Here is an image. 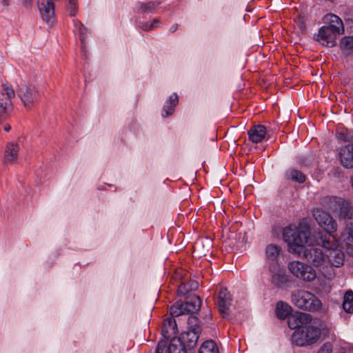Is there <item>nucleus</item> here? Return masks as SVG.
<instances>
[{
	"instance_id": "obj_14",
	"label": "nucleus",
	"mask_w": 353,
	"mask_h": 353,
	"mask_svg": "<svg viewBox=\"0 0 353 353\" xmlns=\"http://www.w3.org/2000/svg\"><path fill=\"white\" fill-rule=\"evenodd\" d=\"M232 296L230 292L226 288H222L218 297V308L221 314L223 315L228 314V310L232 304Z\"/></svg>"
},
{
	"instance_id": "obj_12",
	"label": "nucleus",
	"mask_w": 353,
	"mask_h": 353,
	"mask_svg": "<svg viewBox=\"0 0 353 353\" xmlns=\"http://www.w3.org/2000/svg\"><path fill=\"white\" fill-rule=\"evenodd\" d=\"M311 321V316L309 314L296 312L288 316V323L290 329H296L303 327L304 324H307Z\"/></svg>"
},
{
	"instance_id": "obj_32",
	"label": "nucleus",
	"mask_w": 353,
	"mask_h": 353,
	"mask_svg": "<svg viewBox=\"0 0 353 353\" xmlns=\"http://www.w3.org/2000/svg\"><path fill=\"white\" fill-rule=\"evenodd\" d=\"M159 4L160 2L158 1L141 3L139 10L141 13H150L152 12Z\"/></svg>"
},
{
	"instance_id": "obj_3",
	"label": "nucleus",
	"mask_w": 353,
	"mask_h": 353,
	"mask_svg": "<svg viewBox=\"0 0 353 353\" xmlns=\"http://www.w3.org/2000/svg\"><path fill=\"white\" fill-rule=\"evenodd\" d=\"M314 242L328 250L329 253L326 254L327 262L328 261L334 267H341L345 259L343 252L336 249V241L332 235L323 234L321 232L314 233L313 234Z\"/></svg>"
},
{
	"instance_id": "obj_7",
	"label": "nucleus",
	"mask_w": 353,
	"mask_h": 353,
	"mask_svg": "<svg viewBox=\"0 0 353 353\" xmlns=\"http://www.w3.org/2000/svg\"><path fill=\"white\" fill-rule=\"evenodd\" d=\"M313 216L318 224L327 232L325 234L332 235L337 230L336 221L327 212L316 209L313 212Z\"/></svg>"
},
{
	"instance_id": "obj_22",
	"label": "nucleus",
	"mask_w": 353,
	"mask_h": 353,
	"mask_svg": "<svg viewBox=\"0 0 353 353\" xmlns=\"http://www.w3.org/2000/svg\"><path fill=\"white\" fill-rule=\"evenodd\" d=\"M183 304L188 313H194L200 310L201 306V300L199 296L194 294L188 297Z\"/></svg>"
},
{
	"instance_id": "obj_11",
	"label": "nucleus",
	"mask_w": 353,
	"mask_h": 353,
	"mask_svg": "<svg viewBox=\"0 0 353 353\" xmlns=\"http://www.w3.org/2000/svg\"><path fill=\"white\" fill-rule=\"evenodd\" d=\"M37 6L43 21L52 23L54 18V6L51 0H38Z\"/></svg>"
},
{
	"instance_id": "obj_33",
	"label": "nucleus",
	"mask_w": 353,
	"mask_h": 353,
	"mask_svg": "<svg viewBox=\"0 0 353 353\" xmlns=\"http://www.w3.org/2000/svg\"><path fill=\"white\" fill-rule=\"evenodd\" d=\"M74 26L75 32H78L79 34L80 39L82 43H83L84 39L85 38V34L87 32V29L84 27V26L81 23V21L78 20H74Z\"/></svg>"
},
{
	"instance_id": "obj_25",
	"label": "nucleus",
	"mask_w": 353,
	"mask_h": 353,
	"mask_svg": "<svg viewBox=\"0 0 353 353\" xmlns=\"http://www.w3.org/2000/svg\"><path fill=\"white\" fill-rule=\"evenodd\" d=\"M285 176L287 179L299 183L305 182L306 179L305 174L302 172L294 168L288 169L285 172Z\"/></svg>"
},
{
	"instance_id": "obj_26",
	"label": "nucleus",
	"mask_w": 353,
	"mask_h": 353,
	"mask_svg": "<svg viewBox=\"0 0 353 353\" xmlns=\"http://www.w3.org/2000/svg\"><path fill=\"white\" fill-rule=\"evenodd\" d=\"M291 310V307L286 303L279 301L276 304V313L278 318L284 319L288 317Z\"/></svg>"
},
{
	"instance_id": "obj_18",
	"label": "nucleus",
	"mask_w": 353,
	"mask_h": 353,
	"mask_svg": "<svg viewBox=\"0 0 353 353\" xmlns=\"http://www.w3.org/2000/svg\"><path fill=\"white\" fill-rule=\"evenodd\" d=\"M19 146L14 143H8L5 148L3 162L14 163L17 161Z\"/></svg>"
},
{
	"instance_id": "obj_8",
	"label": "nucleus",
	"mask_w": 353,
	"mask_h": 353,
	"mask_svg": "<svg viewBox=\"0 0 353 353\" xmlns=\"http://www.w3.org/2000/svg\"><path fill=\"white\" fill-rule=\"evenodd\" d=\"M307 338V345L315 343L322 335H326L329 332L328 328L322 323H312L303 326Z\"/></svg>"
},
{
	"instance_id": "obj_44",
	"label": "nucleus",
	"mask_w": 353,
	"mask_h": 353,
	"mask_svg": "<svg viewBox=\"0 0 353 353\" xmlns=\"http://www.w3.org/2000/svg\"><path fill=\"white\" fill-rule=\"evenodd\" d=\"M26 3H28L31 1V0H23Z\"/></svg>"
},
{
	"instance_id": "obj_38",
	"label": "nucleus",
	"mask_w": 353,
	"mask_h": 353,
	"mask_svg": "<svg viewBox=\"0 0 353 353\" xmlns=\"http://www.w3.org/2000/svg\"><path fill=\"white\" fill-rule=\"evenodd\" d=\"M159 24V21L157 19H154L151 23H150V28L154 29L157 27Z\"/></svg>"
},
{
	"instance_id": "obj_34",
	"label": "nucleus",
	"mask_w": 353,
	"mask_h": 353,
	"mask_svg": "<svg viewBox=\"0 0 353 353\" xmlns=\"http://www.w3.org/2000/svg\"><path fill=\"white\" fill-rule=\"evenodd\" d=\"M199 288V283L197 281H191L188 284V287L187 288L186 285L183 284L179 288V292L180 294H185V291L188 290H196Z\"/></svg>"
},
{
	"instance_id": "obj_35",
	"label": "nucleus",
	"mask_w": 353,
	"mask_h": 353,
	"mask_svg": "<svg viewBox=\"0 0 353 353\" xmlns=\"http://www.w3.org/2000/svg\"><path fill=\"white\" fill-rule=\"evenodd\" d=\"M67 9L70 17H74L77 10V0H69Z\"/></svg>"
},
{
	"instance_id": "obj_20",
	"label": "nucleus",
	"mask_w": 353,
	"mask_h": 353,
	"mask_svg": "<svg viewBox=\"0 0 353 353\" xmlns=\"http://www.w3.org/2000/svg\"><path fill=\"white\" fill-rule=\"evenodd\" d=\"M266 134V128L264 125H257L252 127L248 131L250 140L255 143L261 142Z\"/></svg>"
},
{
	"instance_id": "obj_30",
	"label": "nucleus",
	"mask_w": 353,
	"mask_h": 353,
	"mask_svg": "<svg viewBox=\"0 0 353 353\" xmlns=\"http://www.w3.org/2000/svg\"><path fill=\"white\" fill-rule=\"evenodd\" d=\"M170 314L172 316H178L185 313H188L183 302L177 301L175 304L171 306L170 309Z\"/></svg>"
},
{
	"instance_id": "obj_39",
	"label": "nucleus",
	"mask_w": 353,
	"mask_h": 353,
	"mask_svg": "<svg viewBox=\"0 0 353 353\" xmlns=\"http://www.w3.org/2000/svg\"><path fill=\"white\" fill-rule=\"evenodd\" d=\"M141 28L145 31H148V30H152V28H150V24L146 23H144L141 26Z\"/></svg>"
},
{
	"instance_id": "obj_16",
	"label": "nucleus",
	"mask_w": 353,
	"mask_h": 353,
	"mask_svg": "<svg viewBox=\"0 0 353 353\" xmlns=\"http://www.w3.org/2000/svg\"><path fill=\"white\" fill-rule=\"evenodd\" d=\"M281 250V247L275 244H270L266 247L265 261L268 264V268L274 264H279L278 263V257Z\"/></svg>"
},
{
	"instance_id": "obj_2",
	"label": "nucleus",
	"mask_w": 353,
	"mask_h": 353,
	"mask_svg": "<svg viewBox=\"0 0 353 353\" xmlns=\"http://www.w3.org/2000/svg\"><path fill=\"white\" fill-rule=\"evenodd\" d=\"M339 206V216L345 220V229L341 241L347 252L353 255V204L342 198H334Z\"/></svg>"
},
{
	"instance_id": "obj_43",
	"label": "nucleus",
	"mask_w": 353,
	"mask_h": 353,
	"mask_svg": "<svg viewBox=\"0 0 353 353\" xmlns=\"http://www.w3.org/2000/svg\"><path fill=\"white\" fill-rule=\"evenodd\" d=\"M10 129H11V126L10 125H8V124L5 125V126H4L5 131L8 132Z\"/></svg>"
},
{
	"instance_id": "obj_31",
	"label": "nucleus",
	"mask_w": 353,
	"mask_h": 353,
	"mask_svg": "<svg viewBox=\"0 0 353 353\" xmlns=\"http://www.w3.org/2000/svg\"><path fill=\"white\" fill-rule=\"evenodd\" d=\"M188 323L190 329L192 334H193V338L195 339V341L198 339L197 334L199 332V325H198V319L195 316L191 315L189 316Z\"/></svg>"
},
{
	"instance_id": "obj_4",
	"label": "nucleus",
	"mask_w": 353,
	"mask_h": 353,
	"mask_svg": "<svg viewBox=\"0 0 353 353\" xmlns=\"http://www.w3.org/2000/svg\"><path fill=\"white\" fill-rule=\"evenodd\" d=\"M291 301L297 307L309 311L321 309V300L314 294L304 290H296L292 292Z\"/></svg>"
},
{
	"instance_id": "obj_19",
	"label": "nucleus",
	"mask_w": 353,
	"mask_h": 353,
	"mask_svg": "<svg viewBox=\"0 0 353 353\" xmlns=\"http://www.w3.org/2000/svg\"><path fill=\"white\" fill-rule=\"evenodd\" d=\"M177 332L176 323L172 318H168L165 319L161 333L163 337L166 339L174 338Z\"/></svg>"
},
{
	"instance_id": "obj_15",
	"label": "nucleus",
	"mask_w": 353,
	"mask_h": 353,
	"mask_svg": "<svg viewBox=\"0 0 353 353\" xmlns=\"http://www.w3.org/2000/svg\"><path fill=\"white\" fill-rule=\"evenodd\" d=\"M269 270L272 274V282L275 285L281 287L286 283L287 279L285 276V270L280 264L270 265Z\"/></svg>"
},
{
	"instance_id": "obj_23",
	"label": "nucleus",
	"mask_w": 353,
	"mask_h": 353,
	"mask_svg": "<svg viewBox=\"0 0 353 353\" xmlns=\"http://www.w3.org/2000/svg\"><path fill=\"white\" fill-rule=\"evenodd\" d=\"M178 102V96L176 94L174 93L170 97L169 99L165 101L163 108L162 116L167 117L172 115Z\"/></svg>"
},
{
	"instance_id": "obj_1",
	"label": "nucleus",
	"mask_w": 353,
	"mask_h": 353,
	"mask_svg": "<svg viewBox=\"0 0 353 353\" xmlns=\"http://www.w3.org/2000/svg\"><path fill=\"white\" fill-rule=\"evenodd\" d=\"M310 226L305 222H301L297 226L290 225L283 228V238L288 246V250L292 254L300 256L303 254L305 259L313 266L323 268L327 263L326 254L316 247L304 249L305 245L311 243Z\"/></svg>"
},
{
	"instance_id": "obj_37",
	"label": "nucleus",
	"mask_w": 353,
	"mask_h": 353,
	"mask_svg": "<svg viewBox=\"0 0 353 353\" xmlns=\"http://www.w3.org/2000/svg\"><path fill=\"white\" fill-rule=\"evenodd\" d=\"M318 353H332V347L330 344L325 343L319 350Z\"/></svg>"
},
{
	"instance_id": "obj_29",
	"label": "nucleus",
	"mask_w": 353,
	"mask_h": 353,
	"mask_svg": "<svg viewBox=\"0 0 353 353\" xmlns=\"http://www.w3.org/2000/svg\"><path fill=\"white\" fill-rule=\"evenodd\" d=\"M199 353H219V349L213 341H206L201 345Z\"/></svg>"
},
{
	"instance_id": "obj_42",
	"label": "nucleus",
	"mask_w": 353,
	"mask_h": 353,
	"mask_svg": "<svg viewBox=\"0 0 353 353\" xmlns=\"http://www.w3.org/2000/svg\"><path fill=\"white\" fill-rule=\"evenodd\" d=\"M176 29H177V25H176V24H174V25H173V26L170 28V32H175V31L176 30Z\"/></svg>"
},
{
	"instance_id": "obj_6",
	"label": "nucleus",
	"mask_w": 353,
	"mask_h": 353,
	"mask_svg": "<svg viewBox=\"0 0 353 353\" xmlns=\"http://www.w3.org/2000/svg\"><path fill=\"white\" fill-rule=\"evenodd\" d=\"M17 94L24 107L30 109L33 107L39 98V92L34 85L22 83L17 91Z\"/></svg>"
},
{
	"instance_id": "obj_10",
	"label": "nucleus",
	"mask_w": 353,
	"mask_h": 353,
	"mask_svg": "<svg viewBox=\"0 0 353 353\" xmlns=\"http://www.w3.org/2000/svg\"><path fill=\"white\" fill-rule=\"evenodd\" d=\"M339 34L331 29L327 28V26H322L319 28L316 35V41L323 46L332 48L336 44V38Z\"/></svg>"
},
{
	"instance_id": "obj_36",
	"label": "nucleus",
	"mask_w": 353,
	"mask_h": 353,
	"mask_svg": "<svg viewBox=\"0 0 353 353\" xmlns=\"http://www.w3.org/2000/svg\"><path fill=\"white\" fill-rule=\"evenodd\" d=\"M337 137L339 139L343 141H349L352 139V136L346 130H342L337 133Z\"/></svg>"
},
{
	"instance_id": "obj_28",
	"label": "nucleus",
	"mask_w": 353,
	"mask_h": 353,
	"mask_svg": "<svg viewBox=\"0 0 353 353\" xmlns=\"http://www.w3.org/2000/svg\"><path fill=\"white\" fill-rule=\"evenodd\" d=\"M340 47L344 53H352L353 52V36L343 37L341 40Z\"/></svg>"
},
{
	"instance_id": "obj_27",
	"label": "nucleus",
	"mask_w": 353,
	"mask_h": 353,
	"mask_svg": "<svg viewBox=\"0 0 353 353\" xmlns=\"http://www.w3.org/2000/svg\"><path fill=\"white\" fill-rule=\"evenodd\" d=\"M343 310L350 314L353 313V292L347 291L343 297Z\"/></svg>"
},
{
	"instance_id": "obj_9",
	"label": "nucleus",
	"mask_w": 353,
	"mask_h": 353,
	"mask_svg": "<svg viewBox=\"0 0 353 353\" xmlns=\"http://www.w3.org/2000/svg\"><path fill=\"white\" fill-rule=\"evenodd\" d=\"M15 97V92L11 85L2 84L0 91V117H3L12 108V99Z\"/></svg>"
},
{
	"instance_id": "obj_21",
	"label": "nucleus",
	"mask_w": 353,
	"mask_h": 353,
	"mask_svg": "<svg viewBox=\"0 0 353 353\" xmlns=\"http://www.w3.org/2000/svg\"><path fill=\"white\" fill-rule=\"evenodd\" d=\"M161 344V347L163 348V353H185L184 345L181 341L180 339L174 337L171 339L168 347L165 348V344L162 342L159 343Z\"/></svg>"
},
{
	"instance_id": "obj_13",
	"label": "nucleus",
	"mask_w": 353,
	"mask_h": 353,
	"mask_svg": "<svg viewBox=\"0 0 353 353\" xmlns=\"http://www.w3.org/2000/svg\"><path fill=\"white\" fill-rule=\"evenodd\" d=\"M323 26H327V28L339 33L343 34L344 32V27L342 20L334 14H327L323 17Z\"/></svg>"
},
{
	"instance_id": "obj_24",
	"label": "nucleus",
	"mask_w": 353,
	"mask_h": 353,
	"mask_svg": "<svg viewBox=\"0 0 353 353\" xmlns=\"http://www.w3.org/2000/svg\"><path fill=\"white\" fill-rule=\"evenodd\" d=\"M292 341L297 346H307V338L304 327L296 329L292 335Z\"/></svg>"
},
{
	"instance_id": "obj_5",
	"label": "nucleus",
	"mask_w": 353,
	"mask_h": 353,
	"mask_svg": "<svg viewBox=\"0 0 353 353\" xmlns=\"http://www.w3.org/2000/svg\"><path fill=\"white\" fill-rule=\"evenodd\" d=\"M288 269L295 277L306 282H312L316 277V271L312 266L299 261L289 263Z\"/></svg>"
},
{
	"instance_id": "obj_40",
	"label": "nucleus",
	"mask_w": 353,
	"mask_h": 353,
	"mask_svg": "<svg viewBox=\"0 0 353 353\" xmlns=\"http://www.w3.org/2000/svg\"><path fill=\"white\" fill-rule=\"evenodd\" d=\"M3 7H8L9 6V0H0Z\"/></svg>"
},
{
	"instance_id": "obj_41",
	"label": "nucleus",
	"mask_w": 353,
	"mask_h": 353,
	"mask_svg": "<svg viewBox=\"0 0 353 353\" xmlns=\"http://www.w3.org/2000/svg\"><path fill=\"white\" fill-rule=\"evenodd\" d=\"M163 348L161 347V345L159 344L157 346L156 353H163Z\"/></svg>"
},
{
	"instance_id": "obj_17",
	"label": "nucleus",
	"mask_w": 353,
	"mask_h": 353,
	"mask_svg": "<svg viewBox=\"0 0 353 353\" xmlns=\"http://www.w3.org/2000/svg\"><path fill=\"white\" fill-rule=\"evenodd\" d=\"M339 159L341 165L346 168L353 167V145H347L342 148L339 152Z\"/></svg>"
}]
</instances>
